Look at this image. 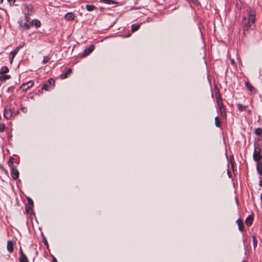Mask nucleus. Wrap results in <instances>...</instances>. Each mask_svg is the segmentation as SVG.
I'll return each mask as SVG.
<instances>
[{
	"instance_id": "b1692460",
	"label": "nucleus",
	"mask_w": 262,
	"mask_h": 262,
	"mask_svg": "<svg viewBox=\"0 0 262 262\" xmlns=\"http://www.w3.org/2000/svg\"><path fill=\"white\" fill-rule=\"evenodd\" d=\"M140 27V25L138 24H133L132 26V32H134L136 31H137Z\"/></svg>"
},
{
	"instance_id": "423d86ee",
	"label": "nucleus",
	"mask_w": 262,
	"mask_h": 262,
	"mask_svg": "<svg viewBox=\"0 0 262 262\" xmlns=\"http://www.w3.org/2000/svg\"><path fill=\"white\" fill-rule=\"evenodd\" d=\"M34 84L33 81H29L26 83H23L20 87V89H21L23 91H27L28 89L32 87Z\"/></svg>"
},
{
	"instance_id": "58836bf2",
	"label": "nucleus",
	"mask_w": 262,
	"mask_h": 262,
	"mask_svg": "<svg viewBox=\"0 0 262 262\" xmlns=\"http://www.w3.org/2000/svg\"><path fill=\"white\" fill-rule=\"evenodd\" d=\"M8 2L9 3L10 5H11L12 4H14L15 0H7Z\"/></svg>"
},
{
	"instance_id": "a18cd8bd",
	"label": "nucleus",
	"mask_w": 262,
	"mask_h": 262,
	"mask_svg": "<svg viewBox=\"0 0 262 262\" xmlns=\"http://www.w3.org/2000/svg\"><path fill=\"white\" fill-rule=\"evenodd\" d=\"M260 201L262 202V193L260 195Z\"/></svg>"
},
{
	"instance_id": "72a5a7b5",
	"label": "nucleus",
	"mask_w": 262,
	"mask_h": 262,
	"mask_svg": "<svg viewBox=\"0 0 262 262\" xmlns=\"http://www.w3.org/2000/svg\"><path fill=\"white\" fill-rule=\"evenodd\" d=\"M25 43L24 42H21L20 44L16 48V49H18V50L19 51V50L25 46Z\"/></svg>"
},
{
	"instance_id": "c85d7f7f",
	"label": "nucleus",
	"mask_w": 262,
	"mask_h": 262,
	"mask_svg": "<svg viewBox=\"0 0 262 262\" xmlns=\"http://www.w3.org/2000/svg\"><path fill=\"white\" fill-rule=\"evenodd\" d=\"M230 162L232 167L233 168L234 165H235V161L233 156L232 155L230 156Z\"/></svg>"
},
{
	"instance_id": "37998d69",
	"label": "nucleus",
	"mask_w": 262,
	"mask_h": 262,
	"mask_svg": "<svg viewBox=\"0 0 262 262\" xmlns=\"http://www.w3.org/2000/svg\"><path fill=\"white\" fill-rule=\"evenodd\" d=\"M53 262H58L56 258L55 257H53Z\"/></svg>"
},
{
	"instance_id": "4be33fe9",
	"label": "nucleus",
	"mask_w": 262,
	"mask_h": 262,
	"mask_svg": "<svg viewBox=\"0 0 262 262\" xmlns=\"http://www.w3.org/2000/svg\"><path fill=\"white\" fill-rule=\"evenodd\" d=\"M9 72V69L7 66H3L1 68L0 70V74L7 73Z\"/></svg>"
},
{
	"instance_id": "f257e3e1",
	"label": "nucleus",
	"mask_w": 262,
	"mask_h": 262,
	"mask_svg": "<svg viewBox=\"0 0 262 262\" xmlns=\"http://www.w3.org/2000/svg\"><path fill=\"white\" fill-rule=\"evenodd\" d=\"M255 19V13L252 10L249 12V18L248 19L245 17L243 18V31L244 35L248 33L249 28H250L252 27V25L254 23Z\"/></svg>"
},
{
	"instance_id": "c03bdc74",
	"label": "nucleus",
	"mask_w": 262,
	"mask_h": 262,
	"mask_svg": "<svg viewBox=\"0 0 262 262\" xmlns=\"http://www.w3.org/2000/svg\"><path fill=\"white\" fill-rule=\"evenodd\" d=\"M259 185L260 186H261L262 187V180H261L260 181H259Z\"/></svg>"
},
{
	"instance_id": "20e7f679",
	"label": "nucleus",
	"mask_w": 262,
	"mask_h": 262,
	"mask_svg": "<svg viewBox=\"0 0 262 262\" xmlns=\"http://www.w3.org/2000/svg\"><path fill=\"white\" fill-rule=\"evenodd\" d=\"M54 80L52 78H50L46 83L43 84L42 87L41 88V90L49 91L51 89L52 86H54Z\"/></svg>"
},
{
	"instance_id": "39448f33",
	"label": "nucleus",
	"mask_w": 262,
	"mask_h": 262,
	"mask_svg": "<svg viewBox=\"0 0 262 262\" xmlns=\"http://www.w3.org/2000/svg\"><path fill=\"white\" fill-rule=\"evenodd\" d=\"M217 105L221 116L223 118H225L226 117V107L223 102H219Z\"/></svg>"
},
{
	"instance_id": "a19ab883",
	"label": "nucleus",
	"mask_w": 262,
	"mask_h": 262,
	"mask_svg": "<svg viewBox=\"0 0 262 262\" xmlns=\"http://www.w3.org/2000/svg\"><path fill=\"white\" fill-rule=\"evenodd\" d=\"M13 89H14V88L13 86H10V87L8 88V91H12V90H13Z\"/></svg>"
},
{
	"instance_id": "f8f14e48",
	"label": "nucleus",
	"mask_w": 262,
	"mask_h": 262,
	"mask_svg": "<svg viewBox=\"0 0 262 262\" xmlns=\"http://www.w3.org/2000/svg\"><path fill=\"white\" fill-rule=\"evenodd\" d=\"M253 216L252 215H249L245 221L246 225L248 227L251 226L253 222Z\"/></svg>"
},
{
	"instance_id": "2eb2a0df",
	"label": "nucleus",
	"mask_w": 262,
	"mask_h": 262,
	"mask_svg": "<svg viewBox=\"0 0 262 262\" xmlns=\"http://www.w3.org/2000/svg\"><path fill=\"white\" fill-rule=\"evenodd\" d=\"M72 73V69H69L67 70L66 72L64 74H61L60 75V77L61 79H65L68 77V76Z\"/></svg>"
},
{
	"instance_id": "bb28decb",
	"label": "nucleus",
	"mask_w": 262,
	"mask_h": 262,
	"mask_svg": "<svg viewBox=\"0 0 262 262\" xmlns=\"http://www.w3.org/2000/svg\"><path fill=\"white\" fill-rule=\"evenodd\" d=\"M19 262H29L28 259L26 255L24 256H20L19 257Z\"/></svg>"
},
{
	"instance_id": "6e6552de",
	"label": "nucleus",
	"mask_w": 262,
	"mask_h": 262,
	"mask_svg": "<svg viewBox=\"0 0 262 262\" xmlns=\"http://www.w3.org/2000/svg\"><path fill=\"white\" fill-rule=\"evenodd\" d=\"M94 49V46L93 45H90L89 47L85 49L83 51V57L88 56L90 54Z\"/></svg>"
},
{
	"instance_id": "7ed1b4c3",
	"label": "nucleus",
	"mask_w": 262,
	"mask_h": 262,
	"mask_svg": "<svg viewBox=\"0 0 262 262\" xmlns=\"http://www.w3.org/2000/svg\"><path fill=\"white\" fill-rule=\"evenodd\" d=\"M14 107L12 106L5 107L4 116L7 119H10L13 116Z\"/></svg>"
},
{
	"instance_id": "ea45409f",
	"label": "nucleus",
	"mask_w": 262,
	"mask_h": 262,
	"mask_svg": "<svg viewBox=\"0 0 262 262\" xmlns=\"http://www.w3.org/2000/svg\"><path fill=\"white\" fill-rule=\"evenodd\" d=\"M19 113V110H17L15 113L14 112L13 116L17 115Z\"/></svg>"
},
{
	"instance_id": "cd10ccee",
	"label": "nucleus",
	"mask_w": 262,
	"mask_h": 262,
	"mask_svg": "<svg viewBox=\"0 0 262 262\" xmlns=\"http://www.w3.org/2000/svg\"><path fill=\"white\" fill-rule=\"evenodd\" d=\"M254 133L256 135L260 136L262 135V129L260 128H257L255 129Z\"/></svg>"
},
{
	"instance_id": "e433bc0d",
	"label": "nucleus",
	"mask_w": 262,
	"mask_h": 262,
	"mask_svg": "<svg viewBox=\"0 0 262 262\" xmlns=\"http://www.w3.org/2000/svg\"><path fill=\"white\" fill-rule=\"evenodd\" d=\"M33 206H27L26 208V211L28 212H30V210H32V207Z\"/></svg>"
},
{
	"instance_id": "c9c22d12",
	"label": "nucleus",
	"mask_w": 262,
	"mask_h": 262,
	"mask_svg": "<svg viewBox=\"0 0 262 262\" xmlns=\"http://www.w3.org/2000/svg\"><path fill=\"white\" fill-rule=\"evenodd\" d=\"M28 203L29 204V206H33V202L31 199H28Z\"/></svg>"
},
{
	"instance_id": "f3484780",
	"label": "nucleus",
	"mask_w": 262,
	"mask_h": 262,
	"mask_svg": "<svg viewBox=\"0 0 262 262\" xmlns=\"http://www.w3.org/2000/svg\"><path fill=\"white\" fill-rule=\"evenodd\" d=\"M7 249L10 252L13 251V244L11 241H8L7 242Z\"/></svg>"
},
{
	"instance_id": "f03ea898",
	"label": "nucleus",
	"mask_w": 262,
	"mask_h": 262,
	"mask_svg": "<svg viewBox=\"0 0 262 262\" xmlns=\"http://www.w3.org/2000/svg\"><path fill=\"white\" fill-rule=\"evenodd\" d=\"M253 159L255 162L262 161V150L259 147L255 146Z\"/></svg>"
},
{
	"instance_id": "79ce46f5",
	"label": "nucleus",
	"mask_w": 262,
	"mask_h": 262,
	"mask_svg": "<svg viewBox=\"0 0 262 262\" xmlns=\"http://www.w3.org/2000/svg\"><path fill=\"white\" fill-rule=\"evenodd\" d=\"M231 63L233 66H234V65L235 64V61H234V60L233 59H231Z\"/></svg>"
},
{
	"instance_id": "1a4fd4ad",
	"label": "nucleus",
	"mask_w": 262,
	"mask_h": 262,
	"mask_svg": "<svg viewBox=\"0 0 262 262\" xmlns=\"http://www.w3.org/2000/svg\"><path fill=\"white\" fill-rule=\"evenodd\" d=\"M256 163V170L258 173L262 176V161L255 162Z\"/></svg>"
},
{
	"instance_id": "9d476101",
	"label": "nucleus",
	"mask_w": 262,
	"mask_h": 262,
	"mask_svg": "<svg viewBox=\"0 0 262 262\" xmlns=\"http://www.w3.org/2000/svg\"><path fill=\"white\" fill-rule=\"evenodd\" d=\"M236 223L238 225V230L242 232H243L244 229V225L243 220L241 219H238L236 221Z\"/></svg>"
},
{
	"instance_id": "49530a36",
	"label": "nucleus",
	"mask_w": 262,
	"mask_h": 262,
	"mask_svg": "<svg viewBox=\"0 0 262 262\" xmlns=\"http://www.w3.org/2000/svg\"><path fill=\"white\" fill-rule=\"evenodd\" d=\"M4 0H0V4L3 3Z\"/></svg>"
},
{
	"instance_id": "4468645a",
	"label": "nucleus",
	"mask_w": 262,
	"mask_h": 262,
	"mask_svg": "<svg viewBox=\"0 0 262 262\" xmlns=\"http://www.w3.org/2000/svg\"><path fill=\"white\" fill-rule=\"evenodd\" d=\"M10 78V76L9 75H4L0 76V85L5 82L6 80Z\"/></svg>"
},
{
	"instance_id": "6ab92c4d",
	"label": "nucleus",
	"mask_w": 262,
	"mask_h": 262,
	"mask_svg": "<svg viewBox=\"0 0 262 262\" xmlns=\"http://www.w3.org/2000/svg\"><path fill=\"white\" fill-rule=\"evenodd\" d=\"M215 97H216V99L217 104H218L219 102H223L222 99L221 97V95L220 93V92L219 90L215 92Z\"/></svg>"
},
{
	"instance_id": "a878e982",
	"label": "nucleus",
	"mask_w": 262,
	"mask_h": 262,
	"mask_svg": "<svg viewBox=\"0 0 262 262\" xmlns=\"http://www.w3.org/2000/svg\"><path fill=\"white\" fill-rule=\"evenodd\" d=\"M215 124L217 127H221V123L220 121L219 118L217 116L215 118Z\"/></svg>"
},
{
	"instance_id": "a211bd4d",
	"label": "nucleus",
	"mask_w": 262,
	"mask_h": 262,
	"mask_svg": "<svg viewBox=\"0 0 262 262\" xmlns=\"http://www.w3.org/2000/svg\"><path fill=\"white\" fill-rule=\"evenodd\" d=\"M31 25V23H29L27 20L26 22H25L24 23L21 22L20 24L21 27L23 28H24L26 29H29Z\"/></svg>"
},
{
	"instance_id": "5701e85b",
	"label": "nucleus",
	"mask_w": 262,
	"mask_h": 262,
	"mask_svg": "<svg viewBox=\"0 0 262 262\" xmlns=\"http://www.w3.org/2000/svg\"><path fill=\"white\" fill-rule=\"evenodd\" d=\"M86 9L88 11H92L96 9V6L92 5H87L85 6Z\"/></svg>"
},
{
	"instance_id": "0eeeda50",
	"label": "nucleus",
	"mask_w": 262,
	"mask_h": 262,
	"mask_svg": "<svg viewBox=\"0 0 262 262\" xmlns=\"http://www.w3.org/2000/svg\"><path fill=\"white\" fill-rule=\"evenodd\" d=\"M11 174L13 179L16 180L18 178L19 173L15 167H12L11 168Z\"/></svg>"
},
{
	"instance_id": "ddd939ff",
	"label": "nucleus",
	"mask_w": 262,
	"mask_h": 262,
	"mask_svg": "<svg viewBox=\"0 0 262 262\" xmlns=\"http://www.w3.org/2000/svg\"><path fill=\"white\" fill-rule=\"evenodd\" d=\"M19 52L18 50V49H16L11 51L10 53V62L11 63H12L14 58L15 57V55L17 54V53Z\"/></svg>"
},
{
	"instance_id": "412c9836",
	"label": "nucleus",
	"mask_w": 262,
	"mask_h": 262,
	"mask_svg": "<svg viewBox=\"0 0 262 262\" xmlns=\"http://www.w3.org/2000/svg\"><path fill=\"white\" fill-rule=\"evenodd\" d=\"M100 2L103 3L107 4H116L117 3L114 0H100Z\"/></svg>"
},
{
	"instance_id": "9b49d317",
	"label": "nucleus",
	"mask_w": 262,
	"mask_h": 262,
	"mask_svg": "<svg viewBox=\"0 0 262 262\" xmlns=\"http://www.w3.org/2000/svg\"><path fill=\"white\" fill-rule=\"evenodd\" d=\"M246 86L247 89L252 93H255V89L249 82H246Z\"/></svg>"
},
{
	"instance_id": "dca6fc26",
	"label": "nucleus",
	"mask_w": 262,
	"mask_h": 262,
	"mask_svg": "<svg viewBox=\"0 0 262 262\" xmlns=\"http://www.w3.org/2000/svg\"><path fill=\"white\" fill-rule=\"evenodd\" d=\"M74 17V14L72 12H69L65 15V18L68 20H72Z\"/></svg>"
},
{
	"instance_id": "7c9ffc66",
	"label": "nucleus",
	"mask_w": 262,
	"mask_h": 262,
	"mask_svg": "<svg viewBox=\"0 0 262 262\" xmlns=\"http://www.w3.org/2000/svg\"><path fill=\"white\" fill-rule=\"evenodd\" d=\"M6 130V126L4 123H0V132L1 133L5 132Z\"/></svg>"
},
{
	"instance_id": "f704fd0d",
	"label": "nucleus",
	"mask_w": 262,
	"mask_h": 262,
	"mask_svg": "<svg viewBox=\"0 0 262 262\" xmlns=\"http://www.w3.org/2000/svg\"><path fill=\"white\" fill-rule=\"evenodd\" d=\"M19 253H20V256H25L26 255L24 254V253L23 252V251L21 249V248H19Z\"/></svg>"
},
{
	"instance_id": "2f4dec72",
	"label": "nucleus",
	"mask_w": 262,
	"mask_h": 262,
	"mask_svg": "<svg viewBox=\"0 0 262 262\" xmlns=\"http://www.w3.org/2000/svg\"><path fill=\"white\" fill-rule=\"evenodd\" d=\"M252 239H253V246L254 248L256 247L257 244V239L254 235H252Z\"/></svg>"
},
{
	"instance_id": "393cba45",
	"label": "nucleus",
	"mask_w": 262,
	"mask_h": 262,
	"mask_svg": "<svg viewBox=\"0 0 262 262\" xmlns=\"http://www.w3.org/2000/svg\"><path fill=\"white\" fill-rule=\"evenodd\" d=\"M237 106L238 110H239L240 111H245L246 110V108L248 107L247 105H243L242 104H241L240 103H238L237 104Z\"/></svg>"
},
{
	"instance_id": "4c0bfd02",
	"label": "nucleus",
	"mask_w": 262,
	"mask_h": 262,
	"mask_svg": "<svg viewBox=\"0 0 262 262\" xmlns=\"http://www.w3.org/2000/svg\"><path fill=\"white\" fill-rule=\"evenodd\" d=\"M21 111L24 113H26L27 112V108L25 107H21Z\"/></svg>"
},
{
	"instance_id": "c756f323",
	"label": "nucleus",
	"mask_w": 262,
	"mask_h": 262,
	"mask_svg": "<svg viewBox=\"0 0 262 262\" xmlns=\"http://www.w3.org/2000/svg\"><path fill=\"white\" fill-rule=\"evenodd\" d=\"M50 60V57L48 56H44L43 59L42 60V63L46 64L48 63Z\"/></svg>"
},
{
	"instance_id": "aec40b11",
	"label": "nucleus",
	"mask_w": 262,
	"mask_h": 262,
	"mask_svg": "<svg viewBox=\"0 0 262 262\" xmlns=\"http://www.w3.org/2000/svg\"><path fill=\"white\" fill-rule=\"evenodd\" d=\"M31 25L35 26L36 28H39L40 27L41 23L40 21L37 19H35L32 21Z\"/></svg>"
},
{
	"instance_id": "473e14b6",
	"label": "nucleus",
	"mask_w": 262,
	"mask_h": 262,
	"mask_svg": "<svg viewBox=\"0 0 262 262\" xmlns=\"http://www.w3.org/2000/svg\"><path fill=\"white\" fill-rule=\"evenodd\" d=\"M14 158H11V159H10L8 161V164L10 166H11L12 167H14L13 166V163H14Z\"/></svg>"
}]
</instances>
